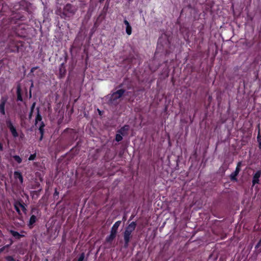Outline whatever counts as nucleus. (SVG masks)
<instances>
[{"label":"nucleus","mask_w":261,"mask_h":261,"mask_svg":"<svg viewBox=\"0 0 261 261\" xmlns=\"http://www.w3.org/2000/svg\"><path fill=\"white\" fill-rule=\"evenodd\" d=\"M26 17L19 12L13 13L10 17L3 18L0 25V32H6L14 37L25 38L27 35L25 25L22 23Z\"/></svg>","instance_id":"obj_1"},{"label":"nucleus","mask_w":261,"mask_h":261,"mask_svg":"<svg viewBox=\"0 0 261 261\" xmlns=\"http://www.w3.org/2000/svg\"><path fill=\"white\" fill-rule=\"evenodd\" d=\"M3 35L7 36V45L6 47L7 53H16L23 46L24 42L21 41L17 40L15 37L12 34L6 33V32H0Z\"/></svg>","instance_id":"obj_2"},{"label":"nucleus","mask_w":261,"mask_h":261,"mask_svg":"<svg viewBox=\"0 0 261 261\" xmlns=\"http://www.w3.org/2000/svg\"><path fill=\"white\" fill-rule=\"evenodd\" d=\"M76 11V9L71 4H67L63 8L61 17L63 18L70 17L73 15Z\"/></svg>","instance_id":"obj_3"},{"label":"nucleus","mask_w":261,"mask_h":261,"mask_svg":"<svg viewBox=\"0 0 261 261\" xmlns=\"http://www.w3.org/2000/svg\"><path fill=\"white\" fill-rule=\"evenodd\" d=\"M136 227V223L134 222H132L126 228L124 234V239L125 244L127 245L132 232L135 230Z\"/></svg>","instance_id":"obj_4"},{"label":"nucleus","mask_w":261,"mask_h":261,"mask_svg":"<svg viewBox=\"0 0 261 261\" xmlns=\"http://www.w3.org/2000/svg\"><path fill=\"white\" fill-rule=\"evenodd\" d=\"M13 13H17L16 12L12 11L10 9L8 5L3 3L0 2V17L2 16H5L6 17L10 15L9 17H10ZM8 18L7 17H5Z\"/></svg>","instance_id":"obj_5"},{"label":"nucleus","mask_w":261,"mask_h":261,"mask_svg":"<svg viewBox=\"0 0 261 261\" xmlns=\"http://www.w3.org/2000/svg\"><path fill=\"white\" fill-rule=\"evenodd\" d=\"M124 91L120 89L114 92L111 96L110 97V103L112 105H116L118 103V100L122 96L123 94Z\"/></svg>","instance_id":"obj_6"},{"label":"nucleus","mask_w":261,"mask_h":261,"mask_svg":"<svg viewBox=\"0 0 261 261\" xmlns=\"http://www.w3.org/2000/svg\"><path fill=\"white\" fill-rule=\"evenodd\" d=\"M6 124L7 127L9 128L12 136L15 138L17 137L18 136V134L17 132L16 128L10 119H7Z\"/></svg>","instance_id":"obj_7"},{"label":"nucleus","mask_w":261,"mask_h":261,"mask_svg":"<svg viewBox=\"0 0 261 261\" xmlns=\"http://www.w3.org/2000/svg\"><path fill=\"white\" fill-rule=\"evenodd\" d=\"M128 129L129 127L127 125H125L121 128L116 136V140L118 142L121 141L122 139V136L124 135L126 133V132Z\"/></svg>","instance_id":"obj_8"},{"label":"nucleus","mask_w":261,"mask_h":261,"mask_svg":"<svg viewBox=\"0 0 261 261\" xmlns=\"http://www.w3.org/2000/svg\"><path fill=\"white\" fill-rule=\"evenodd\" d=\"M124 24L126 25L125 31L126 33L128 35H130L132 33V28L130 25L129 22L126 20L124 19L123 21Z\"/></svg>","instance_id":"obj_9"},{"label":"nucleus","mask_w":261,"mask_h":261,"mask_svg":"<svg viewBox=\"0 0 261 261\" xmlns=\"http://www.w3.org/2000/svg\"><path fill=\"white\" fill-rule=\"evenodd\" d=\"M127 60L130 62V64L132 65L138 64L139 65L140 64H141L140 60L138 59L135 58L132 55H129Z\"/></svg>","instance_id":"obj_10"},{"label":"nucleus","mask_w":261,"mask_h":261,"mask_svg":"<svg viewBox=\"0 0 261 261\" xmlns=\"http://www.w3.org/2000/svg\"><path fill=\"white\" fill-rule=\"evenodd\" d=\"M261 175V172L260 171H257L253 175L252 183L253 185H254L256 184H257L259 181V178Z\"/></svg>","instance_id":"obj_11"},{"label":"nucleus","mask_w":261,"mask_h":261,"mask_svg":"<svg viewBox=\"0 0 261 261\" xmlns=\"http://www.w3.org/2000/svg\"><path fill=\"white\" fill-rule=\"evenodd\" d=\"M164 47L163 46V45L161 44L160 40H159L157 44L156 50L155 54H156L158 53H162L164 50Z\"/></svg>","instance_id":"obj_12"},{"label":"nucleus","mask_w":261,"mask_h":261,"mask_svg":"<svg viewBox=\"0 0 261 261\" xmlns=\"http://www.w3.org/2000/svg\"><path fill=\"white\" fill-rule=\"evenodd\" d=\"M120 224H121L120 221H118L116 222L115 223V224L113 225V226H112L111 231L116 234L118 228L120 226Z\"/></svg>","instance_id":"obj_13"},{"label":"nucleus","mask_w":261,"mask_h":261,"mask_svg":"<svg viewBox=\"0 0 261 261\" xmlns=\"http://www.w3.org/2000/svg\"><path fill=\"white\" fill-rule=\"evenodd\" d=\"M14 177L16 179H18L20 183L23 182V177L21 174L18 171L14 172Z\"/></svg>","instance_id":"obj_14"},{"label":"nucleus","mask_w":261,"mask_h":261,"mask_svg":"<svg viewBox=\"0 0 261 261\" xmlns=\"http://www.w3.org/2000/svg\"><path fill=\"white\" fill-rule=\"evenodd\" d=\"M5 100H3L0 103V113L3 114H5Z\"/></svg>","instance_id":"obj_15"},{"label":"nucleus","mask_w":261,"mask_h":261,"mask_svg":"<svg viewBox=\"0 0 261 261\" xmlns=\"http://www.w3.org/2000/svg\"><path fill=\"white\" fill-rule=\"evenodd\" d=\"M37 218L34 215H32L29 221V226L30 227H31L35 223L36 221Z\"/></svg>","instance_id":"obj_16"},{"label":"nucleus","mask_w":261,"mask_h":261,"mask_svg":"<svg viewBox=\"0 0 261 261\" xmlns=\"http://www.w3.org/2000/svg\"><path fill=\"white\" fill-rule=\"evenodd\" d=\"M60 77H62L66 73V69L65 66H60L59 69Z\"/></svg>","instance_id":"obj_17"},{"label":"nucleus","mask_w":261,"mask_h":261,"mask_svg":"<svg viewBox=\"0 0 261 261\" xmlns=\"http://www.w3.org/2000/svg\"><path fill=\"white\" fill-rule=\"evenodd\" d=\"M116 233L111 231L110 234L107 238L106 240L108 242H111L112 241L116 236Z\"/></svg>","instance_id":"obj_18"},{"label":"nucleus","mask_w":261,"mask_h":261,"mask_svg":"<svg viewBox=\"0 0 261 261\" xmlns=\"http://www.w3.org/2000/svg\"><path fill=\"white\" fill-rule=\"evenodd\" d=\"M10 232L13 237L17 239H19L21 237L23 236L22 235L20 234L18 232L14 230H11Z\"/></svg>","instance_id":"obj_19"},{"label":"nucleus","mask_w":261,"mask_h":261,"mask_svg":"<svg viewBox=\"0 0 261 261\" xmlns=\"http://www.w3.org/2000/svg\"><path fill=\"white\" fill-rule=\"evenodd\" d=\"M17 99L18 100H22V97L20 94V88L19 87H17Z\"/></svg>","instance_id":"obj_20"},{"label":"nucleus","mask_w":261,"mask_h":261,"mask_svg":"<svg viewBox=\"0 0 261 261\" xmlns=\"http://www.w3.org/2000/svg\"><path fill=\"white\" fill-rule=\"evenodd\" d=\"M13 158L19 164L22 162V159L18 155H14Z\"/></svg>","instance_id":"obj_21"},{"label":"nucleus","mask_w":261,"mask_h":261,"mask_svg":"<svg viewBox=\"0 0 261 261\" xmlns=\"http://www.w3.org/2000/svg\"><path fill=\"white\" fill-rule=\"evenodd\" d=\"M8 63L7 62V60L6 59H3L0 60V65H7Z\"/></svg>","instance_id":"obj_22"},{"label":"nucleus","mask_w":261,"mask_h":261,"mask_svg":"<svg viewBox=\"0 0 261 261\" xmlns=\"http://www.w3.org/2000/svg\"><path fill=\"white\" fill-rule=\"evenodd\" d=\"M238 173H236L235 171L233 173H232L230 175V178L232 180H236V176L238 175Z\"/></svg>","instance_id":"obj_23"},{"label":"nucleus","mask_w":261,"mask_h":261,"mask_svg":"<svg viewBox=\"0 0 261 261\" xmlns=\"http://www.w3.org/2000/svg\"><path fill=\"white\" fill-rule=\"evenodd\" d=\"M241 163L240 162L238 163V165L237 166V168L236 169L235 172L239 174L240 171V166Z\"/></svg>","instance_id":"obj_24"},{"label":"nucleus","mask_w":261,"mask_h":261,"mask_svg":"<svg viewBox=\"0 0 261 261\" xmlns=\"http://www.w3.org/2000/svg\"><path fill=\"white\" fill-rule=\"evenodd\" d=\"M35 158H36L35 154H31L29 158V160L33 161V160H35Z\"/></svg>","instance_id":"obj_25"},{"label":"nucleus","mask_w":261,"mask_h":261,"mask_svg":"<svg viewBox=\"0 0 261 261\" xmlns=\"http://www.w3.org/2000/svg\"><path fill=\"white\" fill-rule=\"evenodd\" d=\"M84 257H85V255L84 253H82L80 257L79 258L77 261H84Z\"/></svg>","instance_id":"obj_26"},{"label":"nucleus","mask_w":261,"mask_h":261,"mask_svg":"<svg viewBox=\"0 0 261 261\" xmlns=\"http://www.w3.org/2000/svg\"><path fill=\"white\" fill-rule=\"evenodd\" d=\"M257 140L259 143V147H261V137L259 135L257 136Z\"/></svg>","instance_id":"obj_27"},{"label":"nucleus","mask_w":261,"mask_h":261,"mask_svg":"<svg viewBox=\"0 0 261 261\" xmlns=\"http://www.w3.org/2000/svg\"><path fill=\"white\" fill-rule=\"evenodd\" d=\"M7 260L8 261H14V259L12 256H8L7 257Z\"/></svg>","instance_id":"obj_28"},{"label":"nucleus","mask_w":261,"mask_h":261,"mask_svg":"<svg viewBox=\"0 0 261 261\" xmlns=\"http://www.w3.org/2000/svg\"><path fill=\"white\" fill-rule=\"evenodd\" d=\"M3 150V144L0 142V150Z\"/></svg>","instance_id":"obj_29"},{"label":"nucleus","mask_w":261,"mask_h":261,"mask_svg":"<svg viewBox=\"0 0 261 261\" xmlns=\"http://www.w3.org/2000/svg\"><path fill=\"white\" fill-rule=\"evenodd\" d=\"M169 54V51L168 50H166H166H165V54H166V55H167V54Z\"/></svg>","instance_id":"obj_30"},{"label":"nucleus","mask_w":261,"mask_h":261,"mask_svg":"<svg viewBox=\"0 0 261 261\" xmlns=\"http://www.w3.org/2000/svg\"><path fill=\"white\" fill-rule=\"evenodd\" d=\"M40 129V133H41V135H42L43 131H42V128H40V129Z\"/></svg>","instance_id":"obj_31"},{"label":"nucleus","mask_w":261,"mask_h":261,"mask_svg":"<svg viewBox=\"0 0 261 261\" xmlns=\"http://www.w3.org/2000/svg\"><path fill=\"white\" fill-rule=\"evenodd\" d=\"M260 244H261V240H260V241H259V242L258 243V244H257V246H258L260 245Z\"/></svg>","instance_id":"obj_32"},{"label":"nucleus","mask_w":261,"mask_h":261,"mask_svg":"<svg viewBox=\"0 0 261 261\" xmlns=\"http://www.w3.org/2000/svg\"><path fill=\"white\" fill-rule=\"evenodd\" d=\"M35 105V103H33V106H32V109H33V108H34V107Z\"/></svg>","instance_id":"obj_33"},{"label":"nucleus","mask_w":261,"mask_h":261,"mask_svg":"<svg viewBox=\"0 0 261 261\" xmlns=\"http://www.w3.org/2000/svg\"><path fill=\"white\" fill-rule=\"evenodd\" d=\"M105 0H99V2L100 3H102Z\"/></svg>","instance_id":"obj_34"},{"label":"nucleus","mask_w":261,"mask_h":261,"mask_svg":"<svg viewBox=\"0 0 261 261\" xmlns=\"http://www.w3.org/2000/svg\"><path fill=\"white\" fill-rule=\"evenodd\" d=\"M15 207H16V209L17 211V212H19V211H18V209L17 207L16 206H15Z\"/></svg>","instance_id":"obj_35"},{"label":"nucleus","mask_w":261,"mask_h":261,"mask_svg":"<svg viewBox=\"0 0 261 261\" xmlns=\"http://www.w3.org/2000/svg\"><path fill=\"white\" fill-rule=\"evenodd\" d=\"M36 69V67L33 68L32 69V71L33 69Z\"/></svg>","instance_id":"obj_36"},{"label":"nucleus","mask_w":261,"mask_h":261,"mask_svg":"<svg viewBox=\"0 0 261 261\" xmlns=\"http://www.w3.org/2000/svg\"><path fill=\"white\" fill-rule=\"evenodd\" d=\"M60 65L63 66V65H64V63H62Z\"/></svg>","instance_id":"obj_37"},{"label":"nucleus","mask_w":261,"mask_h":261,"mask_svg":"<svg viewBox=\"0 0 261 261\" xmlns=\"http://www.w3.org/2000/svg\"><path fill=\"white\" fill-rule=\"evenodd\" d=\"M33 86V84L32 83V85H31V87H32Z\"/></svg>","instance_id":"obj_38"},{"label":"nucleus","mask_w":261,"mask_h":261,"mask_svg":"<svg viewBox=\"0 0 261 261\" xmlns=\"http://www.w3.org/2000/svg\"><path fill=\"white\" fill-rule=\"evenodd\" d=\"M136 56L137 58L138 57V55H136Z\"/></svg>","instance_id":"obj_39"}]
</instances>
